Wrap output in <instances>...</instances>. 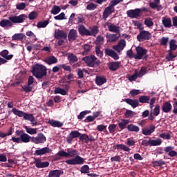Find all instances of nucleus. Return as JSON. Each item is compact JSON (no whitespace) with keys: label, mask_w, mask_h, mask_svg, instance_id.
<instances>
[{"label":"nucleus","mask_w":177,"mask_h":177,"mask_svg":"<svg viewBox=\"0 0 177 177\" xmlns=\"http://www.w3.org/2000/svg\"><path fill=\"white\" fill-rule=\"evenodd\" d=\"M12 26L13 24H12L10 19H3L0 21V27L3 28H8V27H12Z\"/></svg>","instance_id":"26"},{"label":"nucleus","mask_w":177,"mask_h":177,"mask_svg":"<svg viewBox=\"0 0 177 177\" xmlns=\"http://www.w3.org/2000/svg\"><path fill=\"white\" fill-rule=\"evenodd\" d=\"M24 128L29 135H35L37 133V129H32L28 126H24Z\"/></svg>","instance_id":"45"},{"label":"nucleus","mask_w":177,"mask_h":177,"mask_svg":"<svg viewBox=\"0 0 177 177\" xmlns=\"http://www.w3.org/2000/svg\"><path fill=\"white\" fill-rule=\"evenodd\" d=\"M97 8V5L93 3H91L86 6L87 10H95Z\"/></svg>","instance_id":"62"},{"label":"nucleus","mask_w":177,"mask_h":177,"mask_svg":"<svg viewBox=\"0 0 177 177\" xmlns=\"http://www.w3.org/2000/svg\"><path fill=\"white\" fill-rule=\"evenodd\" d=\"M15 133L17 136L21 138V143H30V142H32V137L28 133H24V131L23 130H17Z\"/></svg>","instance_id":"6"},{"label":"nucleus","mask_w":177,"mask_h":177,"mask_svg":"<svg viewBox=\"0 0 177 177\" xmlns=\"http://www.w3.org/2000/svg\"><path fill=\"white\" fill-rule=\"evenodd\" d=\"M151 33L147 30H142L137 35V41L138 42H145V41H150L151 39Z\"/></svg>","instance_id":"7"},{"label":"nucleus","mask_w":177,"mask_h":177,"mask_svg":"<svg viewBox=\"0 0 177 177\" xmlns=\"http://www.w3.org/2000/svg\"><path fill=\"white\" fill-rule=\"evenodd\" d=\"M45 62L48 64V66H50L52 64H56L57 63V58H56L55 56H49L45 59Z\"/></svg>","instance_id":"32"},{"label":"nucleus","mask_w":177,"mask_h":177,"mask_svg":"<svg viewBox=\"0 0 177 177\" xmlns=\"http://www.w3.org/2000/svg\"><path fill=\"white\" fill-rule=\"evenodd\" d=\"M91 111H82L80 115L77 116L79 120H83V118L86 115V114H89Z\"/></svg>","instance_id":"58"},{"label":"nucleus","mask_w":177,"mask_h":177,"mask_svg":"<svg viewBox=\"0 0 177 177\" xmlns=\"http://www.w3.org/2000/svg\"><path fill=\"white\" fill-rule=\"evenodd\" d=\"M78 37V33L75 29H71L68 35V39L69 42H74Z\"/></svg>","instance_id":"19"},{"label":"nucleus","mask_w":177,"mask_h":177,"mask_svg":"<svg viewBox=\"0 0 177 177\" xmlns=\"http://www.w3.org/2000/svg\"><path fill=\"white\" fill-rule=\"evenodd\" d=\"M68 60L70 64H74V63L78 62V57H77L75 55L71 53L68 55Z\"/></svg>","instance_id":"35"},{"label":"nucleus","mask_w":177,"mask_h":177,"mask_svg":"<svg viewBox=\"0 0 177 177\" xmlns=\"http://www.w3.org/2000/svg\"><path fill=\"white\" fill-rule=\"evenodd\" d=\"M127 129L130 132H139V131H140L139 127L133 125V124H129L127 126Z\"/></svg>","instance_id":"42"},{"label":"nucleus","mask_w":177,"mask_h":177,"mask_svg":"<svg viewBox=\"0 0 177 177\" xmlns=\"http://www.w3.org/2000/svg\"><path fill=\"white\" fill-rule=\"evenodd\" d=\"M16 8L18 10H24L26 9V3H19L16 5Z\"/></svg>","instance_id":"64"},{"label":"nucleus","mask_w":177,"mask_h":177,"mask_svg":"<svg viewBox=\"0 0 177 177\" xmlns=\"http://www.w3.org/2000/svg\"><path fill=\"white\" fill-rule=\"evenodd\" d=\"M127 15L130 19H138L142 16V10L136 8L134 10H129L127 11Z\"/></svg>","instance_id":"11"},{"label":"nucleus","mask_w":177,"mask_h":177,"mask_svg":"<svg viewBox=\"0 0 177 177\" xmlns=\"http://www.w3.org/2000/svg\"><path fill=\"white\" fill-rule=\"evenodd\" d=\"M114 12V7L109 3V6L106 8H105L103 14H102V19L106 21L107 20V18L110 15H111Z\"/></svg>","instance_id":"13"},{"label":"nucleus","mask_w":177,"mask_h":177,"mask_svg":"<svg viewBox=\"0 0 177 177\" xmlns=\"http://www.w3.org/2000/svg\"><path fill=\"white\" fill-rule=\"evenodd\" d=\"M140 103H149L150 102V96L142 95L140 96L138 99V102Z\"/></svg>","instance_id":"47"},{"label":"nucleus","mask_w":177,"mask_h":177,"mask_svg":"<svg viewBox=\"0 0 177 177\" xmlns=\"http://www.w3.org/2000/svg\"><path fill=\"white\" fill-rule=\"evenodd\" d=\"M49 24V20L40 21L37 23V28H45Z\"/></svg>","instance_id":"44"},{"label":"nucleus","mask_w":177,"mask_h":177,"mask_svg":"<svg viewBox=\"0 0 177 177\" xmlns=\"http://www.w3.org/2000/svg\"><path fill=\"white\" fill-rule=\"evenodd\" d=\"M54 93L55 95H57L59 93V95H62L63 96H64L67 95V91H66L64 88L57 87L54 91Z\"/></svg>","instance_id":"41"},{"label":"nucleus","mask_w":177,"mask_h":177,"mask_svg":"<svg viewBox=\"0 0 177 177\" xmlns=\"http://www.w3.org/2000/svg\"><path fill=\"white\" fill-rule=\"evenodd\" d=\"M48 69H46V66L36 64L32 66L31 73L34 77L37 78V80H41V78H44L48 74Z\"/></svg>","instance_id":"1"},{"label":"nucleus","mask_w":177,"mask_h":177,"mask_svg":"<svg viewBox=\"0 0 177 177\" xmlns=\"http://www.w3.org/2000/svg\"><path fill=\"white\" fill-rule=\"evenodd\" d=\"M81 136V133L78 131H71L68 136L66 138V142L68 145H71L73 143V139H75L76 138H80Z\"/></svg>","instance_id":"15"},{"label":"nucleus","mask_w":177,"mask_h":177,"mask_svg":"<svg viewBox=\"0 0 177 177\" xmlns=\"http://www.w3.org/2000/svg\"><path fill=\"white\" fill-rule=\"evenodd\" d=\"M129 124V120L123 119L120 122L118 123V127L120 129H125L127 128V125Z\"/></svg>","instance_id":"36"},{"label":"nucleus","mask_w":177,"mask_h":177,"mask_svg":"<svg viewBox=\"0 0 177 177\" xmlns=\"http://www.w3.org/2000/svg\"><path fill=\"white\" fill-rule=\"evenodd\" d=\"M80 140L82 142H84V143H88V135L83 133L82 134L80 133V136L79 137Z\"/></svg>","instance_id":"55"},{"label":"nucleus","mask_w":177,"mask_h":177,"mask_svg":"<svg viewBox=\"0 0 177 177\" xmlns=\"http://www.w3.org/2000/svg\"><path fill=\"white\" fill-rule=\"evenodd\" d=\"M34 164L36 168H48L49 167V162H42L39 158H35Z\"/></svg>","instance_id":"18"},{"label":"nucleus","mask_w":177,"mask_h":177,"mask_svg":"<svg viewBox=\"0 0 177 177\" xmlns=\"http://www.w3.org/2000/svg\"><path fill=\"white\" fill-rule=\"evenodd\" d=\"M82 61L84 62L88 67H96L100 64V60L93 55L83 57Z\"/></svg>","instance_id":"3"},{"label":"nucleus","mask_w":177,"mask_h":177,"mask_svg":"<svg viewBox=\"0 0 177 177\" xmlns=\"http://www.w3.org/2000/svg\"><path fill=\"white\" fill-rule=\"evenodd\" d=\"M125 46H127V41H125V39H121L117 45L113 46V49L118 52V53H120V52L124 50V48H125Z\"/></svg>","instance_id":"14"},{"label":"nucleus","mask_w":177,"mask_h":177,"mask_svg":"<svg viewBox=\"0 0 177 177\" xmlns=\"http://www.w3.org/2000/svg\"><path fill=\"white\" fill-rule=\"evenodd\" d=\"M160 104H156L155 106V108L153 109V113L152 114H153V115H155V117H157L160 114Z\"/></svg>","instance_id":"57"},{"label":"nucleus","mask_w":177,"mask_h":177,"mask_svg":"<svg viewBox=\"0 0 177 177\" xmlns=\"http://www.w3.org/2000/svg\"><path fill=\"white\" fill-rule=\"evenodd\" d=\"M90 35H88V37H96V35H97L99 33V28L97 26L90 28Z\"/></svg>","instance_id":"39"},{"label":"nucleus","mask_w":177,"mask_h":177,"mask_svg":"<svg viewBox=\"0 0 177 177\" xmlns=\"http://www.w3.org/2000/svg\"><path fill=\"white\" fill-rule=\"evenodd\" d=\"M107 42H115L118 41L119 36L117 34H107L106 35Z\"/></svg>","instance_id":"28"},{"label":"nucleus","mask_w":177,"mask_h":177,"mask_svg":"<svg viewBox=\"0 0 177 177\" xmlns=\"http://www.w3.org/2000/svg\"><path fill=\"white\" fill-rule=\"evenodd\" d=\"M116 149L117 150H123L124 151H127L128 153H129V151H131V149H129V147H128L127 145H123V144H118L116 145Z\"/></svg>","instance_id":"40"},{"label":"nucleus","mask_w":177,"mask_h":177,"mask_svg":"<svg viewBox=\"0 0 177 177\" xmlns=\"http://www.w3.org/2000/svg\"><path fill=\"white\" fill-rule=\"evenodd\" d=\"M106 26H108L109 31L111 32H115V34H120V26H115L114 24L106 22Z\"/></svg>","instance_id":"20"},{"label":"nucleus","mask_w":177,"mask_h":177,"mask_svg":"<svg viewBox=\"0 0 177 177\" xmlns=\"http://www.w3.org/2000/svg\"><path fill=\"white\" fill-rule=\"evenodd\" d=\"M84 158L76 155L75 157H73L71 159L66 160L65 162L68 164V165H82L84 162Z\"/></svg>","instance_id":"8"},{"label":"nucleus","mask_w":177,"mask_h":177,"mask_svg":"<svg viewBox=\"0 0 177 177\" xmlns=\"http://www.w3.org/2000/svg\"><path fill=\"white\" fill-rule=\"evenodd\" d=\"M48 124H49L53 128H62V127H63L64 125L63 122H61L59 120H48Z\"/></svg>","instance_id":"25"},{"label":"nucleus","mask_w":177,"mask_h":177,"mask_svg":"<svg viewBox=\"0 0 177 177\" xmlns=\"http://www.w3.org/2000/svg\"><path fill=\"white\" fill-rule=\"evenodd\" d=\"M135 71L136 73H137V76L138 77V78H142L145 75V74H146L147 69L145 67H142L140 71H138V70H136Z\"/></svg>","instance_id":"48"},{"label":"nucleus","mask_w":177,"mask_h":177,"mask_svg":"<svg viewBox=\"0 0 177 177\" xmlns=\"http://www.w3.org/2000/svg\"><path fill=\"white\" fill-rule=\"evenodd\" d=\"M46 142V136L42 133H39L37 136L32 137V143L35 145H44Z\"/></svg>","instance_id":"10"},{"label":"nucleus","mask_w":177,"mask_h":177,"mask_svg":"<svg viewBox=\"0 0 177 177\" xmlns=\"http://www.w3.org/2000/svg\"><path fill=\"white\" fill-rule=\"evenodd\" d=\"M159 138H161L162 139H166L167 140H169V139H171V134H169V133H162L159 135Z\"/></svg>","instance_id":"59"},{"label":"nucleus","mask_w":177,"mask_h":177,"mask_svg":"<svg viewBox=\"0 0 177 177\" xmlns=\"http://www.w3.org/2000/svg\"><path fill=\"white\" fill-rule=\"evenodd\" d=\"M2 57L6 59V60H11L13 58V55H9V51L8 50H3L0 53Z\"/></svg>","instance_id":"33"},{"label":"nucleus","mask_w":177,"mask_h":177,"mask_svg":"<svg viewBox=\"0 0 177 177\" xmlns=\"http://www.w3.org/2000/svg\"><path fill=\"white\" fill-rule=\"evenodd\" d=\"M95 53L98 57H103V52L100 50V46L95 47Z\"/></svg>","instance_id":"60"},{"label":"nucleus","mask_w":177,"mask_h":177,"mask_svg":"<svg viewBox=\"0 0 177 177\" xmlns=\"http://www.w3.org/2000/svg\"><path fill=\"white\" fill-rule=\"evenodd\" d=\"M124 102H126L127 104H129V106H131L133 109H136V107L139 106V100H132L130 98H127L124 100Z\"/></svg>","instance_id":"24"},{"label":"nucleus","mask_w":177,"mask_h":177,"mask_svg":"<svg viewBox=\"0 0 177 177\" xmlns=\"http://www.w3.org/2000/svg\"><path fill=\"white\" fill-rule=\"evenodd\" d=\"M162 143V140L158 138L157 140H149V146H160Z\"/></svg>","instance_id":"38"},{"label":"nucleus","mask_w":177,"mask_h":177,"mask_svg":"<svg viewBox=\"0 0 177 177\" xmlns=\"http://www.w3.org/2000/svg\"><path fill=\"white\" fill-rule=\"evenodd\" d=\"M121 66V62H112L108 65V67L111 71H117L120 66Z\"/></svg>","instance_id":"23"},{"label":"nucleus","mask_w":177,"mask_h":177,"mask_svg":"<svg viewBox=\"0 0 177 177\" xmlns=\"http://www.w3.org/2000/svg\"><path fill=\"white\" fill-rule=\"evenodd\" d=\"M172 110V105L169 102H165L162 106V111L164 113H169Z\"/></svg>","instance_id":"30"},{"label":"nucleus","mask_w":177,"mask_h":177,"mask_svg":"<svg viewBox=\"0 0 177 177\" xmlns=\"http://www.w3.org/2000/svg\"><path fill=\"white\" fill-rule=\"evenodd\" d=\"M24 120H26L27 121H30V122H35V117H34V115L30 113H25L24 115Z\"/></svg>","instance_id":"37"},{"label":"nucleus","mask_w":177,"mask_h":177,"mask_svg":"<svg viewBox=\"0 0 177 177\" xmlns=\"http://www.w3.org/2000/svg\"><path fill=\"white\" fill-rule=\"evenodd\" d=\"M169 41V37H163L160 39V45H162V46H167V45L168 44V41Z\"/></svg>","instance_id":"51"},{"label":"nucleus","mask_w":177,"mask_h":177,"mask_svg":"<svg viewBox=\"0 0 177 177\" xmlns=\"http://www.w3.org/2000/svg\"><path fill=\"white\" fill-rule=\"evenodd\" d=\"M26 35L24 33H16L12 37V41H21L24 39Z\"/></svg>","instance_id":"34"},{"label":"nucleus","mask_w":177,"mask_h":177,"mask_svg":"<svg viewBox=\"0 0 177 177\" xmlns=\"http://www.w3.org/2000/svg\"><path fill=\"white\" fill-rule=\"evenodd\" d=\"M12 111L15 115H17L18 117H24V115L26 114V112H24L23 111L18 110L16 108H13L12 109Z\"/></svg>","instance_id":"43"},{"label":"nucleus","mask_w":177,"mask_h":177,"mask_svg":"<svg viewBox=\"0 0 177 177\" xmlns=\"http://www.w3.org/2000/svg\"><path fill=\"white\" fill-rule=\"evenodd\" d=\"M105 55L110 56V57H112V59H114V60H118V59H120L118 54H117L114 50H111L110 48L105 49Z\"/></svg>","instance_id":"21"},{"label":"nucleus","mask_w":177,"mask_h":177,"mask_svg":"<svg viewBox=\"0 0 177 177\" xmlns=\"http://www.w3.org/2000/svg\"><path fill=\"white\" fill-rule=\"evenodd\" d=\"M27 19V15L21 14L19 16L13 15L9 17V20H10L12 24H20V23H24V21Z\"/></svg>","instance_id":"9"},{"label":"nucleus","mask_w":177,"mask_h":177,"mask_svg":"<svg viewBox=\"0 0 177 177\" xmlns=\"http://www.w3.org/2000/svg\"><path fill=\"white\" fill-rule=\"evenodd\" d=\"M37 17H38V12H37L36 11L31 12L28 15V18L30 20H35Z\"/></svg>","instance_id":"54"},{"label":"nucleus","mask_w":177,"mask_h":177,"mask_svg":"<svg viewBox=\"0 0 177 177\" xmlns=\"http://www.w3.org/2000/svg\"><path fill=\"white\" fill-rule=\"evenodd\" d=\"M60 175H63V171L59 169L51 170L48 174V177H60Z\"/></svg>","instance_id":"31"},{"label":"nucleus","mask_w":177,"mask_h":177,"mask_svg":"<svg viewBox=\"0 0 177 177\" xmlns=\"http://www.w3.org/2000/svg\"><path fill=\"white\" fill-rule=\"evenodd\" d=\"M80 171L82 174H89V166L84 165L81 167Z\"/></svg>","instance_id":"56"},{"label":"nucleus","mask_w":177,"mask_h":177,"mask_svg":"<svg viewBox=\"0 0 177 177\" xmlns=\"http://www.w3.org/2000/svg\"><path fill=\"white\" fill-rule=\"evenodd\" d=\"M144 24L147 27H153V26H154V22H153V21L151 20V18L145 19Z\"/></svg>","instance_id":"52"},{"label":"nucleus","mask_w":177,"mask_h":177,"mask_svg":"<svg viewBox=\"0 0 177 177\" xmlns=\"http://www.w3.org/2000/svg\"><path fill=\"white\" fill-rule=\"evenodd\" d=\"M176 49H177L176 40L171 39L169 41V53L166 56V59L167 62H172V60L176 57L177 55H175L172 53V50H175Z\"/></svg>","instance_id":"4"},{"label":"nucleus","mask_w":177,"mask_h":177,"mask_svg":"<svg viewBox=\"0 0 177 177\" xmlns=\"http://www.w3.org/2000/svg\"><path fill=\"white\" fill-rule=\"evenodd\" d=\"M104 42V37H103L102 36H97L96 37V39H95V44L96 45H103Z\"/></svg>","instance_id":"50"},{"label":"nucleus","mask_w":177,"mask_h":177,"mask_svg":"<svg viewBox=\"0 0 177 177\" xmlns=\"http://www.w3.org/2000/svg\"><path fill=\"white\" fill-rule=\"evenodd\" d=\"M173 22V24H172ZM162 23L165 27V28H171V27H176L177 28V16H175L172 18V20L171 19L170 17L166 18V17H162Z\"/></svg>","instance_id":"5"},{"label":"nucleus","mask_w":177,"mask_h":177,"mask_svg":"<svg viewBox=\"0 0 177 177\" xmlns=\"http://www.w3.org/2000/svg\"><path fill=\"white\" fill-rule=\"evenodd\" d=\"M136 50L137 54L134 55V59L137 60H141L142 57L147 54V50L143 47L138 46L136 48Z\"/></svg>","instance_id":"12"},{"label":"nucleus","mask_w":177,"mask_h":177,"mask_svg":"<svg viewBox=\"0 0 177 177\" xmlns=\"http://www.w3.org/2000/svg\"><path fill=\"white\" fill-rule=\"evenodd\" d=\"M50 151H52V150L50 149V148L49 147H44L41 149H37L35 151L34 155L35 156H44V154H47L50 153Z\"/></svg>","instance_id":"22"},{"label":"nucleus","mask_w":177,"mask_h":177,"mask_svg":"<svg viewBox=\"0 0 177 177\" xmlns=\"http://www.w3.org/2000/svg\"><path fill=\"white\" fill-rule=\"evenodd\" d=\"M55 38L57 39H60V38H63V39H67V34L64 32L63 30H57L55 32Z\"/></svg>","instance_id":"27"},{"label":"nucleus","mask_w":177,"mask_h":177,"mask_svg":"<svg viewBox=\"0 0 177 177\" xmlns=\"http://www.w3.org/2000/svg\"><path fill=\"white\" fill-rule=\"evenodd\" d=\"M151 164L154 167H161V165H165V161H164L162 159H160L159 160L152 161Z\"/></svg>","instance_id":"46"},{"label":"nucleus","mask_w":177,"mask_h":177,"mask_svg":"<svg viewBox=\"0 0 177 177\" xmlns=\"http://www.w3.org/2000/svg\"><path fill=\"white\" fill-rule=\"evenodd\" d=\"M78 31L80 35L82 37H89V35H91V30L86 28L84 25H80L78 26Z\"/></svg>","instance_id":"16"},{"label":"nucleus","mask_w":177,"mask_h":177,"mask_svg":"<svg viewBox=\"0 0 177 177\" xmlns=\"http://www.w3.org/2000/svg\"><path fill=\"white\" fill-rule=\"evenodd\" d=\"M78 150L73 148H68L66 151H59L57 153L59 157H64L65 158H73L75 156H78Z\"/></svg>","instance_id":"2"},{"label":"nucleus","mask_w":177,"mask_h":177,"mask_svg":"<svg viewBox=\"0 0 177 177\" xmlns=\"http://www.w3.org/2000/svg\"><path fill=\"white\" fill-rule=\"evenodd\" d=\"M154 131H156V126L150 124L149 127L142 129V133L145 136H149L151 135Z\"/></svg>","instance_id":"17"},{"label":"nucleus","mask_w":177,"mask_h":177,"mask_svg":"<svg viewBox=\"0 0 177 177\" xmlns=\"http://www.w3.org/2000/svg\"><path fill=\"white\" fill-rule=\"evenodd\" d=\"M60 10H62V8L59 6H54L50 12L52 15H58V13H60Z\"/></svg>","instance_id":"49"},{"label":"nucleus","mask_w":177,"mask_h":177,"mask_svg":"<svg viewBox=\"0 0 177 177\" xmlns=\"http://www.w3.org/2000/svg\"><path fill=\"white\" fill-rule=\"evenodd\" d=\"M135 114V112L131 111V110H127L124 113V117L126 118H131L132 116Z\"/></svg>","instance_id":"63"},{"label":"nucleus","mask_w":177,"mask_h":177,"mask_svg":"<svg viewBox=\"0 0 177 177\" xmlns=\"http://www.w3.org/2000/svg\"><path fill=\"white\" fill-rule=\"evenodd\" d=\"M157 5H160V0H154L153 2L149 3V6L151 9H157Z\"/></svg>","instance_id":"53"},{"label":"nucleus","mask_w":177,"mask_h":177,"mask_svg":"<svg viewBox=\"0 0 177 177\" xmlns=\"http://www.w3.org/2000/svg\"><path fill=\"white\" fill-rule=\"evenodd\" d=\"M107 82V79L104 76H96L95 77V84L98 86H102L103 84H106Z\"/></svg>","instance_id":"29"},{"label":"nucleus","mask_w":177,"mask_h":177,"mask_svg":"<svg viewBox=\"0 0 177 177\" xmlns=\"http://www.w3.org/2000/svg\"><path fill=\"white\" fill-rule=\"evenodd\" d=\"M110 133H114L115 132V129H117V124H110L108 127Z\"/></svg>","instance_id":"61"}]
</instances>
